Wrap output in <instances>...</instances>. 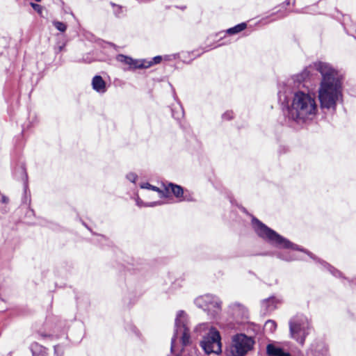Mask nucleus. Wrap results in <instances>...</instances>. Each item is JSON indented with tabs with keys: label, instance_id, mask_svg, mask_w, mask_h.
<instances>
[{
	"label": "nucleus",
	"instance_id": "1",
	"mask_svg": "<svg viewBox=\"0 0 356 356\" xmlns=\"http://www.w3.org/2000/svg\"><path fill=\"white\" fill-rule=\"evenodd\" d=\"M314 67L322 75L318 90V98L322 108L334 110L342 99V83L337 72L325 63H315Z\"/></svg>",
	"mask_w": 356,
	"mask_h": 356
},
{
	"label": "nucleus",
	"instance_id": "2",
	"mask_svg": "<svg viewBox=\"0 0 356 356\" xmlns=\"http://www.w3.org/2000/svg\"><path fill=\"white\" fill-rule=\"evenodd\" d=\"M318 112L314 96L308 92L297 91L289 106V118L298 123L312 120Z\"/></svg>",
	"mask_w": 356,
	"mask_h": 356
},
{
	"label": "nucleus",
	"instance_id": "3",
	"mask_svg": "<svg viewBox=\"0 0 356 356\" xmlns=\"http://www.w3.org/2000/svg\"><path fill=\"white\" fill-rule=\"evenodd\" d=\"M252 224L257 235L275 247L293 250H299L297 245L282 237L258 220L254 219Z\"/></svg>",
	"mask_w": 356,
	"mask_h": 356
},
{
	"label": "nucleus",
	"instance_id": "4",
	"mask_svg": "<svg viewBox=\"0 0 356 356\" xmlns=\"http://www.w3.org/2000/svg\"><path fill=\"white\" fill-rule=\"evenodd\" d=\"M309 327L307 318L302 315L293 316L289 321L291 337L300 344L304 343Z\"/></svg>",
	"mask_w": 356,
	"mask_h": 356
},
{
	"label": "nucleus",
	"instance_id": "5",
	"mask_svg": "<svg viewBox=\"0 0 356 356\" xmlns=\"http://www.w3.org/2000/svg\"><path fill=\"white\" fill-rule=\"evenodd\" d=\"M254 345V341L243 334H238L232 338V345L228 353L229 356H244Z\"/></svg>",
	"mask_w": 356,
	"mask_h": 356
},
{
	"label": "nucleus",
	"instance_id": "6",
	"mask_svg": "<svg viewBox=\"0 0 356 356\" xmlns=\"http://www.w3.org/2000/svg\"><path fill=\"white\" fill-rule=\"evenodd\" d=\"M201 346L207 354H220L222 351V343L219 332L211 327L201 341Z\"/></svg>",
	"mask_w": 356,
	"mask_h": 356
},
{
	"label": "nucleus",
	"instance_id": "7",
	"mask_svg": "<svg viewBox=\"0 0 356 356\" xmlns=\"http://www.w3.org/2000/svg\"><path fill=\"white\" fill-rule=\"evenodd\" d=\"M186 314L183 311H179L175 319V330L172 339L171 351L174 350L176 339L180 338L184 346L189 343L190 336L186 326Z\"/></svg>",
	"mask_w": 356,
	"mask_h": 356
},
{
	"label": "nucleus",
	"instance_id": "8",
	"mask_svg": "<svg viewBox=\"0 0 356 356\" xmlns=\"http://www.w3.org/2000/svg\"><path fill=\"white\" fill-rule=\"evenodd\" d=\"M195 305L204 310H212L220 307V301L219 299L211 294H206L199 296L195 300Z\"/></svg>",
	"mask_w": 356,
	"mask_h": 356
},
{
	"label": "nucleus",
	"instance_id": "9",
	"mask_svg": "<svg viewBox=\"0 0 356 356\" xmlns=\"http://www.w3.org/2000/svg\"><path fill=\"white\" fill-rule=\"evenodd\" d=\"M117 60L128 65L130 68L142 69L147 68L152 66V62H147V60H134L130 57L120 54L117 56Z\"/></svg>",
	"mask_w": 356,
	"mask_h": 356
},
{
	"label": "nucleus",
	"instance_id": "10",
	"mask_svg": "<svg viewBox=\"0 0 356 356\" xmlns=\"http://www.w3.org/2000/svg\"><path fill=\"white\" fill-rule=\"evenodd\" d=\"M309 69L304 70L301 73L296 74L288 81V84L291 86L292 83L294 87L298 88L300 84L309 76Z\"/></svg>",
	"mask_w": 356,
	"mask_h": 356
},
{
	"label": "nucleus",
	"instance_id": "11",
	"mask_svg": "<svg viewBox=\"0 0 356 356\" xmlns=\"http://www.w3.org/2000/svg\"><path fill=\"white\" fill-rule=\"evenodd\" d=\"M92 86V88L99 93L106 92V83L100 76H95L93 77Z\"/></svg>",
	"mask_w": 356,
	"mask_h": 356
},
{
	"label": "nucleus",
	"instance_id": "12",
	"mask_svg": "<svg viewBox=\"0 0 356 356\" xmlns=\"http://www.w3.org/2000/svg\"><path fill=\"white\" fill-rule=\"evenodd\" d=\"M266 352L269 356H291L289 353L274 344H268L266 347Z\"/></svg>",
	"mask_w": 356,
	"mask_h": 356
},
{
	"label": "nucleus",
	"instance_id": "13",
	"mask_svg": "<svg viewBox=\"0 0 356 356\" xmlns=\"http://www.w3.org/2000/svg\"><path fill=\"white\" fill-rule=\"evenodd\" d=\"M165 190L167 193H172L177 198L181 197L184 193L183 188L180 186L173 184L171 183L168 184L165 186Z\"/></svg>",
	"mask_w": 356,
	"mask_h": 356
},
{
	"label": "nucleus",
	"instance_id": "14",
	"mask_svg": "<svg viewBox=\"0 0 356 356\" xmlns=\"http://www.w3.org/2000/svg\"><path fill=\"white\" fill-rule=\"evenodd\" d=\"M275 303L276 300L274 298H270L267 300H265L262 304L263 307H264L267 311H271L275 308Z\"/></svg>",
	"mask_w": 356,
	"mask_h": 356
},
{
	"label": "nucleus",
	"instance_id": "15",
	"mask_svg": "<svg viewBox=\"0 0 356 356\" xmlns=\"http://www.w3.org/2000/svg\"><path fill=\"white\" fill-rule=\"evenodd\" d=\"M234 315L236 316H241V318L246 317L247 310L246 309L240 305H237L234 307Z\"/></svg>",
	"mask_w": 356,
	"mask_h": 356
},
{
	"label": "nucleus",
	"instance_id": "16",
	"mask_svg": "<svg viewBox=\"0 0 356 356\" xmlns=\"http://www.w3.org/2000/svg\"><path fill=\"white\" fill-rule=\"evenodd\" d=\"M246 27V24L245 23L239 24L234 27L230 28L227 30V32L229 34H235L241 32L244 30Z\"/></svg>",
	"mask_w": 356,
	"mask_h": 356
},
{
	"label": "nucleus",
	"instance_id": "17",
	"mask_svg": "<svg viewBox=\"0 0 356 356\" xmlns=\"http://www.w3.org/2000/svg\"><path fill=\"white\" fill-rule=\"evenodd\" d=\"M34 348V350L32 349L33 356H47L46 348L44 347L35 345Z\"/></svg>",
	"mask_w": 356,
	"mask_h": 356
},
{
	"label": "nucleus",
	"instance_id": "18",
	"mask_svg": "<svg viewBox=\"0 0 356 356\" xmlns=\"http://www.w3.org/2000/svg\"><path fill=\"white\" fill-rule=\"evenodd\" d=\"M277 325L274 321L268 320L264 325V329L266 331L273 332L275 330Z\"/></svg>",
	"mask_w": 356,
	"mask_h": 356
},
{
	"label": "nucleus",
	"instance_id": "19",
	"mask_svg": "<svg viewBox=\"0 0 356 356\" xmlns=\"http://www.w3.org/2000/svg\"><path fill=\"white\" fill-rule=\"evenodd\" d=\"M140 187L142 188H147V189H151L152 191H157L160 194L161 197H162L163 195V192L161 191L159 188L152 186L148 183H145V184H141Z\"/></svg>",
	"mask_w": 356,
	"mask_h": 356
},
{
	"label": "nucleus",
	"instance_id": "20",
	"mask_svg": "<svg viewBox=\"0 0 356 356\" xmlns=\"http://www.w3.org/2000/svg\"><path fill=\"white\" fill-rule=\"evenodd\" d=\"M54 26L56 27L57 30H58L60 32H65L67 29V26L65 24L59 22V21H54L53 22Z\"/></svg>",
	"mask_w": 356,
	"mask_h": 356
},
{
	"label": "nucleus",
	"instance_id": "21",
	"mask_svg": "<svg viewBox=\"0 0 356 356\" xmlns=\"http://www.w3.org/2000/svg\"><path fill=\"white\" fill-rule=\"evenodd\" d=\"M55 354L56 356H62L63 354V349L60 346H56L54 347Z\"/></svg>",
	"mask_w": 356,
	"mask_h": 356
},
{
	"label": "nucleus",
	"instance_id": "22",
	"mask_svg": "<svg viewBox=\"0 0 356 356\" xmlns=\"http://www.w3.org/2000/svg\"><path fill=\"white\" fill-rule=\"evenodd\" d=\"M127 178L131 182L134 183L137 179V175L134 173H129L127 175Z\"/></svg>",
	"mask_w": 356,
	"mask_h": 356
},
{
	"label": "nucleus",
	"instance_id": "23",
	"mask_svg": "<svg viewBox=\"0 0 356 356\" xmlns=\"http://www.w3.org/2000/svg\"><path fill=\"white\" fill-rule=\"evenodd\" d=\"M31 5L35 10H36L38 13H41L42 7L39 4L31 3Z\"/></svg>",
	"mask_w": 356,
	"mask_h": 356
},
{
	"label": "nucleus",
	"instance_id": "24",
	"mask_svg": "<svg viewBox=\"0 0 356 356\" xmlns=\"http://www.w3.org/2000/svg\"><path fill=\"white\" fill-rule=\"evenodd\" d=\"M161 60V57L158 56H155L152 59V60H147V62H152V65L153 64H156V63H160Z\"/></svg>",
	"mask_w": 356,
	"mask_h": 356
},
{
	"label": "nucleus",
	"instance_id": "25",
	"mask_svg": "<svg viewBox=\"0 0 356 356\" xmlns=\"http://www.w3.org/2000/svg\"><path fill=\"white\" fill-rule=\"evenodd\" d=\"M161 202H149V203H147L145 204H144V206H146V207H154V206H156V205H159L161 204Z\"/></svg>",
	"mask_w": 356,
	"mask_h": 356
},
{
	"label": "nucleus",
	"instance_id": "26",
	"mask_svg": "<svg viewBox=\"0 0 356 356\" xmlns=\"http://www.w3.org/2000/svg\"><path fill=\"white\" fill-rule=\"evenodd\" d=\"M1 201L3 204H8V198L3 195H1Z\"/></svg>",
	"mask_w": 356,
	"mask_h": 356
},
{
	"label": "nucleus",
	"instance_id": "27",
	"mask_svg": "<svg viewBox=\"0 0 356 356\" xmlns=\"http://www.w3.org/2000/svg\"><path fill=\"white\" fill-rule=\"evenodd\" d=\"M232 118V113L227 112L223 115V118L231 119Z\"/></svg>",
	"mask_w": 356,
	"mask_h": 356
},
{
	"label": "nucleus",
	"instance_id": "28",
	"mask_svg": "<svg viewBox=\"0 0 356 356\" xmlns=\"http://www.w3.org/2000/svg\"><path fill=\"white\" fill-rule=\"evenodd\" d=\"M136 204H137V205H138V206H139V207H142V206H143V204H142V201H141L140 200H139V199H137V200H136Z\"/></svg>",
	"mask_w": 356,
	"mask_h": 356
},
{
	"label": "nucleus",
	"instance_id": "29",
	"mask_svg": "<svg viewBox=\"0 0 356 356\" xmlns=\"http://www.w3.org/2000/svg\"><path fill=\"white\" fill-rule=\"evenodd\" d=\"M283 259H285V260H292V259H293L294 258H293V257H289V258H283Z\"/></svg>",
	"mask_w": 356,
	"mask_h": 356
},
{
	"label": "nucleus",
	"instance_id": "30",
	"mask_svg": "<svg viewBox=\"0 0 356 356\" xmlns=\"http://www.w3.org/2000/svg\"><path fill=\"white\" fill-rule=\"evenodd\" d=\"M35 1L40 2L41 0H35Z\"/></svg>",
	"mask_w": 356,
	"mask_h": 356
}]
</instances>
